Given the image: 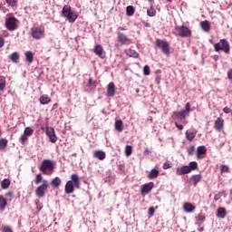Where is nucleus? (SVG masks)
<instances>
[{
  "mask_svg": "<svg viewBox=\"0 0 232 232\" xmlns=\"http://www.w3.org/2000/svg\"><path fill=\"white\" fill-rule=\"evenodd\" d=\"M76 189H81V180L79 179V175L72 174L71 180H68L65 184L64 192L67 195L73 193Z\"/></svg>",
  "mask_w": 232,
  "mask_h": 232,
  "instance_id": "f257e3e1",
  "label": "nucleus"
},
{
  "mask_svg": "<svg viewBox=\"0 0 232 232\" xmlns=\"http://www.w3.org/2000/svg\"><path fill=\"white\" fill-rule=\"evenodd\" d=\"M39 169L44 173V175H52L53 173V169H55V166L53 165V161L51 160H44L39 167Z\"/></svg>",
  "mask_w": 232,
  "mask_h": 232,
  "instance_id": "f03ea898",
  "label": "nucleus"
},
{
  "mask_svg": "<svg viewBox=\"0 0 232 232\" xmlns=\"http://www.w3.org/2000/svg\"><path fill=\"white\" fill-rule=\"evenodd\" d=\"M215 52H224V53L229 54L231 52V46L227 39H221L218 43L214 44Z\"/></svg>",
  "mask_w": 232,
  "mask_h": 232,
  "instance_id": "7ed1b4c3",
  "label": "nucleus"
},
{
  "mask_svg": "<svg viewBox=\"0 0 232 232\" xmlns=\"http://www.w3.org/2000/svg\"><path fill=\"white\" fill-rule=\"evenodd\" d=\"M62 15L66 17L69 23H75L77 20V14L72 11V7L70 5H64L62 10Z\"/></svg>",
  "mask_w": 232,
  "mask_h": 232,
  "instance_id": "20e7f679",
  "label": "nucleus"
},
{
  "mask_svg": "<svg viewBox=\"0 0 232 232\" xmlns=\"http://www.w3.org/2000/svg\"><path fill=\"white\" fill-rule=\"evenodd\" d=\"M31 35L33 39L39 41L44 37V26H34L31 28Z\"/></svg>",
  "mask_w": 232,
  "mask_h": 232,
  "instance_id": "39448f33",
  "label": "nucleus"
},
{
  "mask_svg": "<svg viewBox=\"0 0 232 232\" xmlns=\"http://www.w3.org/2000/svg\"><path fill=\"white\" fill-rule=\"evenodd\" d=\"M42 182L35 189V195L38 198H43L46 195V189H48V180L44 179Z\"/></svg>",
  "mask_w": 232,
  "mask_h": 232,
  "instance_id": "423d86ee",
  "label": "nucleus"
},
{
  "mask_svg": "<svg viewBox=\"0 0 232 232\" xmlns=\"http://www.w3.org/2000/svg\"><path fill=\"white\" fill-rule=\"evenodd\" d=\"M19 20L14 16H10L5 19V28L9 30V32H14V30H17Z\"/></svg>",
  "mask_w": 232,
  "mask_h": 232,
  "instance_id": "0eeeda50",
  "label": "nucleus"
},
{
  "mask_svg": "<svg viewBox=\"0 0 232 232\" xmlns=\"http://www.w3.org/2000/svg\"><path fill=\"white\" fill-rule=\"evenodd\" d=\"M156 46H158V48H160L161 52L165 55H169V44L166 40L157 39Z\"/></svg>",
  "mask_w": 232,
  "mask_h": 232,
  "instance_id": "6e6552de",
  "label": "nucleus"
},
{
  "mask_svg": "<svg viewBox=\"0 0 232 232\" xmlns=\"http://www.w3.org/2000/svg\"><path fill=\"white\" fill-rule=\"evenodd\" d=\"M175 30L179 37H191V31L184 25H178Z\"/></svg>",
  "mask_w": 232,
  "mask_h": 232,
  "instance_id": "1a4fd4ad",
  "label": "nucleus"
},
{
  "mask_svg": "<svg viewBox=\"0 0 232 232\" xmlns=\"http://www.w3.org/2000/svg\"><path fill=\"white\" fill-rule=\"evenodd\" d=\"M45 133L49 137L50 142H53V144L57 142V135H55V130L53 128L46 127Z\"/></svg>",
  "mask_w": 232,
  "mask_h": 232,
  "instance_id": "9d476101",
  "label": "nucleus"
},
{
  "mask_svg": "<svg viewBox=\"0 0 232 232\" xmlns=\"http://www.w3.org/2000/svg\"><path fill=\"white\" fill-rule=\"evenodd\" d=\"M214 129L216 130V131H222V130H224V119H222L221 117L217 118L214 122Z\"/></svg>",
  "mask_w": 232,
  "mask_h": 232,
  "instance_id": "9b49d317",
  "label": "nucleus"
},
{
  "mask_svg": "<svg viewBox=\"0 0 232 232\" xmlns=\"http://www.w3.org/2000/svg\"><path fill=\"white\" fill-rule=\"evenodd\" d=\"M94 53H96V55L101 59H104L106 57V52H104V48H102V45L101 44L94 47Z\"/></svg>",
  "mask_w": 232,
  "mask_h": 232,
  "instance_id": "f8f14e48",
  "label": "nucleus"
},
{
  "mask_svg": "<svg viewBox=\"0 0 232 232\" xmlns=\"http://www.w3.org/2000/svg\"><path fill=\"white\" fill-rule=\"evenodd\" d=\"M188 173H191V170L188 166H182L176 169V175H179V176L188 175Z\"/></svg>",
  "mask_w": 232,
  "mask_h": 232,
  "instance_id": "ddd939ff",
  "label": "nucleus"
},
{
  "mask_svg": "<svg viewBox=\"0 0 232 232\" xmlns=\"http://www.w3.org/2000/svg\"><path fill=\"white\" fill-rule=\"evenodd\" d=\"M153 182L146 183L141 187L140 193L141 195L148 194L153 189Z\"/></svg>",
  "mask_w": 232,
  "mask_h": 232,
  "instance_id": "4468645a",
  "label": "nucleus"
},
{
  "mask_svg": "<svg viewBox=\"0 0 232 232\" xmlns=\"http://www.w3.org/2000/svg\"><path fill=\"white\" fill-rule=\"evenodd\" d=\"M208 153V149H206V146H199L197 149V158L198 159H204L203 155H206Z\"/></svg>",
  "mask_w": 232,
  "mask_h": 232,
  "instance_id": "2eb2a0df",
  "label": "nucleus"
},
{
  "mask_svg": "<svg viewBox=\"0 0 232 232\" xmlns=\"http://www.w3.org/2000/svg\"><path fill=\"white\" fill-rule=\"evenodd\" d=\"M107 95L108 97H115V83L110 82L107 86Z\"/></svg>",
  "mask_w": 232,
  "mask_h": 232,
  "instance_id": "dca6fc26",
  "label": "nucleus"
},
{
  "mask_svg": "<svg viewBox=\"0 0 232 232\" xmlns=\"http://www.w3.org/2000/svg\"><path fill=\"white\" fill-rule=\"evenodd\" d=\"M187 140L192 142V140L197 137V130H188L185 133Z\"/></svg>",
  "mask_w": 232,
  "mask_h": 232,
  "instance_id": "f3484780",
  "label": "nucleus"
},
{
  "mask_svg": "<svg viewBox=\"0 0 232 232\" xmlns=\"http://www.w3.org/2000/svg\"><path fill=\"white\" fill-rule=\"evenodd\" d=\"M93 157L99 160H104V159H106V152L102 150H96L93 152Z\"/></svg>",
  "mask_w": 232,
  "mask_h": 232,
  "instance_id": "a211bd4d",
  "label": "nucleus"
},
{
  "mask_svg": "<svg viewBox=\"0 0 232 232\" xmlns=\"http://www.w3.org/2000/svg\"><path fill=\"white\" fill-rule=\"evenodd\" d=\"M183 209L186 213H193V211L197 209V208L191 203H184Z\"/></svg>",
  "mask_w": 232,
  "mask_h": 232,
  "instance_id": "6ab92c4d",
  "label": "nucleus"
},
{
  "mask_svg": "<svg viewBox=\"0 0 232 232\" xmlns=\"http://www.w3.org/2000/svg\"><path fill=\"white\" fill-rule=\"evenodd\" d=\"M62 182L63 181L61 180V178L55 177L54 179H52L51 186L52 188H53V189H57L59 188V186H61Z\"/></svg>",
  "mask_w": 232,
  "mask_h": 232,
  "instance_id": "aec40b11",
  "label": "nucleus"
},
{
  "mask_svg": "<svg viewBox=\"0 0 232 232\" xmlns=\"http://www.w3.org/2000/svg\"><path fill=\"white\" fill-rule=\"evenodd\" d=\"M217 217L218 218H224L227 217V212L226 211V208L219 207L217 210Z\"/></svg>",
  "mask_w": 232,
  "mask_h": 232,
  "instance_id": "412c9836",
  "label": "nucleus"
},
{
  "mask_svg": "<svg viewBox=\"0 0 232 232\" xmlns=\"http://www.w3.org/2000/svg\"><path fill=\"white\" fill-rule=\"evenodd\" d=\"M118 41H119V43H121V44H126V43H128V41H130V38L128 36H126V34H124L122 33H119L118 34Z\"/></svg>",
  "mask_w": 232,
  "mask_h": 232,
  "instance_id": "4be33fe9",
  "label": "nucleus"
},
{
  "mask_svg": "<svg viewBox=\"0 0 232 232\" xmlns=\"http://www.w3.org/2000/svg\"><path fill=\"white\" fill-rule=\"evenodd\" d=\"M188 116V112H186V111L181 110L180 111L177 112L175 111L173 113V119H186V117Z\"/></svg>",
  "mask_w": 232,
  "mask_h": 232,
  "instance_id": "5701e85b",
  "label": "nucleus"
},
{
  "mask_svg": "<svg viewBox=\"0 0 232 232\" xmlns=\"http://www.w3.org/2000/svg\"><path fill=\"white\" fill-rule=\"evenodd\" d=\"M200 26L204 32H209L211 30V24L208 20L201 22Z\"/></svg>",
  "mask_w": 232,
  "mask_h": 232,
  "instance_id": "b1692460",
  "label": "nucleus"
},
{
  "mask_svg": "<svg viewBox=\"0 0 232 232\" xmlns=\"http://www.w3.org/2000/svg\"><path fill=\"white\" fill-rule=\"evenodd\" d=\"M159 177V169H152L149 174H148V179L150 180H153V179H157Z\"/></svg>",
  "mask_w": 232,
  "mask_h": 232,
  "instance_id": "393cba45",
  "label": "nucleus"
},
{
  "mask_svg": "<svg viewBox=\"0 0 232 232\" xmlns=\"http://www.w3.org/2000/svg\"><path fill=\"white\" fill-rule=\"evenodd\" d=\"M114 128L116 131H122L124 130V125L121 120H117L114 123Z\"/></svg>",
  "mask_w": 232,
  "mask_h": 232,
  "instance_id": "a878e982",
  "label": "nucleus"
},
{
  "mask_svg": "<svg viewBox=\"0 0 232 232\" xmlns=\"http://www.w3.org/2000/svg\"><path fill=\"white\" fill-rule=\"evenodd\" d=\"M6 206H8V203L6 202V198L0 195V211H5L6 209Z\"/></svg>",
  "mask_w": 232,
  "mask_h": 232,
  "instance_id": "bb28decb",
  "label": "nucleus"
},
{
  "mask_svg": "<svg viewBox=\"0 0 232 232\" xmlns=\"http://www.w3.org/2000/svg\"><path fill=\"white\" fill-rule=\"evenodd\" d=\"M25 61L29 63V64L34 63V53H32V51L25 52Z\"/></svg>",
  "mask_w": 232,
  "mask_h": 232,
  "instance_id": "cd10ccee",
  "label": "nucleus"
},
{
  "mask_svg": "<svg viewBox=\"0 0 232 232\" xmlns=\"http://www.w3.org/2000/svg\"><path fill=\"white\" fill-rule=\"evenodd\" d=\"M39 101H40V103H42L44 105L48 104L49 102H52V99H50V97H48V95H46V94L42 95L40 97Z\"/></svg>",
  "mask_w": 232,
  "mask_h": 232,
  "instance_id": "c85d7f7f",
  "label": "nucleus"
},
{
  "mask_svg": "<svg viewBox=\"0 0 232 232\" xmlns=\"http://www.w3.org/2000/svg\"><path fill=\"white\" fill-rule=\"evenodd\" d=\"M191 180L193 182V185L197 186V184H198V182H200L202 180V175H200V174L193 175L191 177Z\"/></svg>",
  "mask_w": 232,
  "mask_h": 232,
  "instance_id": "c756f323",
  "label": "nucleus"
},
{
  "mask_svg": "<svg viewBox=\"0 0 232 232\" xmlns=\"http://www.w3.org/2000/svg\"><path fill=\"white\" fill-rule=\"evenodd\" d=\"M19 53L14 52L13 53L10 54L9 59L12 61V63H19Z\"/></svg>",
  "mask_w": 232,
  "mask_h": 232,
  "instance_id": "7c9ffc66",
  "label": "nucleus"
},
{
  "mask_svg": "<svg viewBox=\"0 0 232 232\" xmlns=\"http://www.w3.org/2000/svg\"><path fill=\"white\" fill-rule=\"evenodd\" d=\"M6 88V78L0 76V92H3Z\"/></svg>",
  "mask_w": 232,
  "mask_h": 232,
  "instance_id": "2f4dec72",
  "label": "nucleus"
},
{
  "mask_svg": "<svg viewBox=\"0 0 232 232\" xmlns=\"http://www.w3.org/2000/svg\"><path fill=\"white\" fill-rule=\"evenodd\" d=\"M6 146H8V140L2 138L0 140V150H6Z\"/></svg>",
  "mask_w": 232,
  "mask_h": 232,
  "instance_id": "473e14b6",
  "label": "nucleus"
},
{
  "mask_svg": "<svg viewBox=\"0 0 232 232\" xmlns=\"http://www.w3.org/2000/svg\"><path fill=\"white\" fill-rule=\"evenodd\" d=\"M1 188H2V189H8V188H10V179H5L1 182Z\"/></svg>",
  "mask_w": 232,
  "mask_h": 232,
  "instance_id": "72a5a7b5",
  "label": "nucleus"
},
{
  "mask_svg": "<svg viewBox=\"0 0 232 232\" xmlns=\"http://www.w3.org/2000/svg\"><path fill=\"white\" fill-rule=\"evenodd\" d=\"M126 14L127 15H133V14H135V7H133L132 5H129L126 7Z\"/></svg>",
  "mask_w": 232,
  "mask_h": 232,
  "instance_id": "f704fd0d",
  "label": "nucleus"
},
{
  "mask_svg": "<svg viewBox=\"0 0 232 232\" xmlns=\"http://www.w3.org/2000/svg\"><path fill=\"white\" fill-rule=\"evenodd\" d=\"M87 86L89 88H97V81H93L92 78H89Z\"/></svg>",
  "mask_w": 232,
  "mask_h": 232,
  "instance_id": "c9c22d12",
  "label": "nucleus"
},
{
  "mask_svg": "<svg viewBox=\"0 0 232 232\" xmlns=\"http://www.w3.org/2000/svg\"><path fill=\"white\" fill-rule=\"evenodd\" d=\"M156 14H157V11H155L152 6H150L147 10V15H149V17H155Z\"/></svg>",
  "mask_w": 232,
  "mask_h": 232,
  "instance_id": "e433bc0d",
  "label": "nucleus"
},
{
  "mask_svg": "<svg viewBox=\"0 0 232 232\" xmlns=\"http://www.w3.org/2000/svg\"><path fill=\"white\" fill-rule=\"evenodd\" d=\"M188 167L190 169V171H195V169H197V168H198V163H197V161H192L188 164Z\"/></svg>",
  "mask_w": 232,
  "mask_h": 232,
  "instance_id": "4c0bfd02",
  "label": "nucleus"
},
{
  "mask_svg": "<svg viewBox=\"0 0 232 232\" xmlns=\"http://www.w3.org/2000/svg\"><path fill=\"white\" fill-rule=\"evenodd\" d=\"M132 151H133V148L131 147V145H127L125 147L126 157H130L131 155Z\"/></svg>",
  "mask_w": 232,
  "mask_h": 232,
  "instance_id": "58836bf2",
  "label": "nucleus"
},
{
  "mask_svg": "<svg viewBox=\"0 0 232 232\" xmlns=\"http://www.w3.org/2000/svg\"><path fill=\"white\" fill-rule=\"evenodd\" d=\"M127 55H130V57H139V53L132 49L127 50Z\"/></svg>",
  "mask_w": 232,
  "mask_h": 232,
  "instance_id": "ea45409f",
  "label": "nucleus"
},
{
  "mask_svg": "<svg viewBox=\"0 0 232 232\" xmlns=\"http://www.w3.org/2000/svg\"><path fill=\"white\" fill-rule=\"evenodd\" d=\"M34 134V130L32 128L30 127H26L24 131V135H26L27 137H30V135Z\"/></svg>",
  "mask_w": 232,
  "mask_h": 232,
  "instance_id": "a19ab883",
  "label": "nucleus"
},
{
  "mask_svg": "<svg viewBox=\"0 0 232 232\" xmlns=\"http://www.w3.org/2000/svg\"><path fill=\"white\" fill-rule=\"evenodd\" d=\"M41 182H43V174L39 173L35 177L34 184H41Z\"/></svg>",
  "mask_w": 232,
  "mask_h": 232,
  "instance_id": "79ce46f5",
  "label": "nucleus"
},
{
  "mask_svg": "<svg viewBox=\"0 0 232 232\" xmlns=\"http://www.w3.org/2000/svg\"><path fill=\"white\" fill-rule=\"evenodd\" d=\"M221 173H229V166L227 165H221L220 166Z\"/></svg>",
  "mask_w": 232,
  "mask_h": 232,
  "instance_id": "37998d69",
  "label": "nucleus"
},
{
  "mask_svg": "<svg viewBox=\"0 0 232 232\" xmlns=\"http://www.w3.org/2000/svg\"><path fill=\"white\" fill-rule=\"evenodd\" d=\"M9 6H17V0H5Z\"/></svg>",
  "mask_w": 232,
  "mask_h": 232,
  "instance_id": "c03bdc74",
  "label": "nucleus"
},
{
  "mask_svg": "<svg viewBox=\"0 0 232 232\" xmlns=\"http://www.w3.org/2000/svg\"><path fill=\"white\" fill-rule=\"evenodd\" d=\"M26 140H28V136H26V134H23L20 138L21 144H23V146H24Z\"/></svg>",
  "mask_w": 232,
  "mask_h": 232,
  "instance_id": "a18cd8bd",
  "label": "nucleus"
},
{
  "mask_svg": "<svg viewBox=\"0 0 232 232\" xmlns=\"http://www.w3.org/2000/svg\"><path fill=\"white\" fill-rule=\"evenodd\" d=\"M183 111H186V113H189L191 111V104L189 102H187L185 105V110Z\"/></svg>",
  "mask_w": 232,
  "mask_h": 232,
  "instance_id": "49530a36",
  "label": "nucleus"
},
{
  "mask_svg": "<svg viewBox=\"0 0 232 232\" xmlns=\"http://www.w3.org/2000/svg\"><path fill=\"white\" fill-rule=\"evenodd\" d=\"M2 231L3 232H14V230H12V227L10 226H4L2 227Z\"/></svg>",
  "mask_w": 232,
  "mask_h": 232,
  "instance_id": "de8ad7c7",
  "label": "nucleus"
},
{
  "mask_svg": "<svg viewBox=\"0 0 232 232\" xmlns=\"http://www.w3.org/2000/svg\"><path fill=\"white\" fill-rule=\"evenodd\" d=\"M143 73H144V75H150V67L148 65H145L143 67Z\"/></svg>",
  "mask_w": 232,
  "mask_h": 232,
  "instance_id": "09e8293b",
  "label": "nucleus"
},
{
  "mask_svg": "<svg viewBox=\"0 0 232 232\" xmlns=\"http://www.w3.org/2000/svg\"><path fill=\"white\" fill-rule=\"evenodd\" d=\"M193 153H195V146H190L188 149V154L191 156V155H193Z\"/></svg>",
  "mask_w": 232,
  "mask_h": 232,
  "instance_id": "8fccbe9b",
  "label": "nucleus"
},
{
  "mask_svg": "<svg viewBox=\"0 0 232 232\" xmlns=\"http://www.w3.org/2000/svg\"><path fill=\"white\" fill-rule=\"evenodd\" d=\"M198 219L200 220L201 222H204V220H206V216L203 213H199L198 215Z\"/></svg>",
  "mask_w": 232,
  "mask_h": 232,
  "instance_id": "3c124183",
  "label": "nucleus"
},
{
  "mask_svg": "<svg viewBox=\"0 0 232 232\" xmlns=\"http://www.w3.org/2000/svg\"><path fill=\"white\" fill-rule=\"evenodd\" d=\"M155 215V208L153 207H150L149 208V217H153Z\"/></svg>",
  "mask_w": 232,
  "mask_h": 232,
  "instance_id": "603ef678",
  "label": "nucleus"
},
{
  "mask_svg": "<svg viewBox=\"0 0 232 232\" xmlns=\"http://www.w3.org/2000/svg\"><path fill=\"white\" fill-rule=\"evenodd\" d=\"M175 126L176 128H178V130H179L180 131H182L184 130V126L182 124H179V122L175 121Z\"/></svg>",
  "mask_w": 232,
  "mask_h": 232,
  "instance_id": "864d4df0",
  "label": "nucleus"
},
{
  "mask_svg": "<svg viewBox=\"0 0 232 232\" xmlns=\"http://www.w3.org/2000/svg\"><path fill=\"white\" fill-rule=\"evenodd\" d=\"M220 198H222V194L221 193H218L215 195L214 197V200L217 202L218 200H220Z\"/></svg>",
  "mask_w": 232,
  "mask_h": 232,
  "instance_id": "5fc2aeb1",
  "label": "nucleus"
},
{
  "mask_svg": "<svg viewBox=\"0 0 232 232\" xmlns=\"http://www.w3.org/2000/svg\"><path fill=\"white\" fill-rule=\"evenodd\" d=\"M169 168H171V164H169V162H165L163 164V169H169Z\"/></svg>",
  "mask_w": 232,
  "mask_h": 232,
  "instance_id": "6e6d98bb",
  "label": "nucleus"
},
{
  "mask_svg": "<svg viewBox=\"0 0 232 232\" xmlns=\"http://www.w3.org/2000/svg\"><path fill=\"white\" fill-rule=\"evenodd\" d=\"M223 111H224V113H231V109L229 108V107H225L224 109H223Z\"/></svg>",
  "mask_w": 232,
  "mask_h": 232,
  "instance_id": "4d7b16f0",
  "label": "nucleus"
},
{
  "mask_svg": "<svg viewBox=\"0 0 232 232\" xmlns=\"http://www.w3.org/2000/svg\"><path fill=\"white\" fill-rule=\"evenodd\" d=\"M227 77L230 81H232V69H229L227 72Z\"/></svg>",
  "mask_w": 232,
  "mask_h": 232,
  "instance_id": "13d9d810",
  "label": "nucleus"
},
{
  "mask_svg": "<svg viewBox=\"0 0 232 232\" xmlns=\"http://www.w3.org/2000/svg\"><path fill=\"white\" fill-rule=\"evenodd\" d=\"M5 46V38L0 37V48H3Z\"/></svg>",
  "mask_w": 232,
  "mask_h": 232,
  "instance_id": "bf43d9fd",
  "label": "nucleus"
},
{
  "mask_svg": "<svg viewBox=\"0 0 232 232\" xmlns=\"http://www.w3.org/2000/svg\"><path fill=\"white\" fill-rule=\"evenodd\" d=\"M5 197H8L9 198H13L14 193H12V192H7V193L5 194Z\"/></svg>",
  "mask_w": 232,
  "mask_h": 232,
  "instance_id": "052dcab7",
  "label": "nucleus"
},
{
  "mask_svg": "<svg viewBox=\"0 0 232 232\" xmlns=\"http://www.w3.org/2000/svg\"><path fill=\"white\" fill-rule=\"evenodd\" d=\"M36 208L38 209V211H41L43 209V206L37 205Z\"/></svg>",
  "mask_w": 232,
  "mask_h": 232,
  "instance_id": "680f3d73",
  "label": "nucleus"
},
{
  "mask_svg": "<svg viewBox=\"0 0 232 232\" xmlns=\"http://www.w3.org/2000/svg\"><path fill=\"white\" fill-rule=\"evenodd\" d=\"M213 59H214V61H218V55H214Z\"/></svg>",
  "mask_w": 232,
  "mask_h": 232,
  "instance_id": "e2e57ef3",
  "label": "nucleus"
},
{
  "mask_svg": "<svg viewBox=\"0 0 232 232\" xmlns=\"http://www.w3.org/2000/svg\"><path fill=\"white\" fill-rule=\"evenodd\" d=\"M119 30L124 31V30H127V28L126 27H119Z\"/></svg>",
  "mask_w": 232,
  "mask_h": 232,
  "instance_id": "0e129e2a",
  "label": "nucleus"
},
{
  "mask_svg": "<svg viewBox=\"0 0 232 232\" xmlns=\"http://www.w3.org/2000/svg\"><path fill=\"white\" fill-rule=\"evenodd\" d=\"M148 153H150V151H149L148 150H146L144 151V154H145V155H148Z\"/></svg>",
  "mask_w": 232,
  "mask_h": 232,
  "instance_id": "69168bd1",
  "label": "nucleus"
},
{
  "mask_svg": "<svg viewBox=\"0 0 232 232\" xmlns=\"http://www.w3.org/2000/svg\"><path fill=\"white\" fill-rule=\"evenodd\" d=\"M199 231H204V227L199 228Z\"/></svg>",
  "mask_w": 232,
  "mask_h": 232,
  "instance_id": "338daca9",
  "label": "nucleus"
},
{
  "mask_svg": "<svg viewBox=\"0 0 232 232\" xmlns=\"http://www.w3.org/2000/svg\"><path fill=\"white\" fill-rule=\"evenodd\" d=\"M167 1H169V3H171V0H167Z\"/></svg>",
  "mask_w": 232,
  "mask_h": 232,
  "instance_id": "774afa93",
  "label": "nucleus"
}]
</instances>
